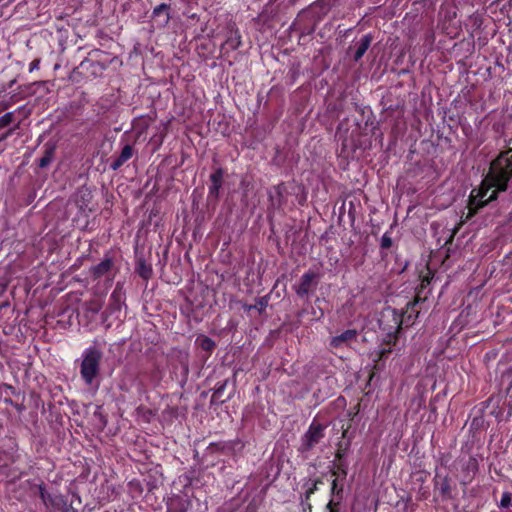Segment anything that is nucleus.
Segmentation results:
<instances>
[{"mask_svg": "<svg viewBox=\"0 0 512 512\" xmlns=\"http://www.w3.org/2000/svg\"><path fill=\"white\" fill-rule=\"evenodd\" d=\"M512 177V148L500 155L491 163L489 173L483 179L479 188H474L469 196L467 214L463 222L472 218L479 209L497 198L500 191L507 189Z\"/></svg>", "mask_w": 512, "mask_h": 512, "instance_id": "obj_1", "label": "nucleus"}, {"mask_svg": "<svg viewBox=\"0 0 512 512\" xmlns=\"http://www.w3.org/2000/svg\"><path fill=\"white\" fill-rule=\"evenodd\" d=\"M102 356V351L95 346H90L83 351L80 375L85 384L91 385L98 376Z\"/></svg>", "mask_w": 512, "mask_h": 512, "instance_id": "obj_2", "label": "nucleus"}, {"mask_svg": "<svg viewBox=\"0 0 512 512\" xmlns=\"http://www.w3.org/2000/svg\"><path fill=\"white\" fill-rule=\"evenodd\" d=\"M124 304L125 292L123 290V287L119 283H117L115 289L110 295L109 305L106 311L104 312L105 320H107L109 317L119 318V315Z\"/></svg>", "mask_w": 512, "mask_h": 512, "instance_id": "obj_3", "label": "nucleus"}, {"mask_svg": "<svg viewBox=\"0 0 512 512\" xmlns=\"http://www.w3.org/2000/svg\"><path fill=\"white\" fill-rule=\"evenodd\" d=\"M316 277L317 274L313 271H308L302 275L299 284L295 288L299 297L307 296L316 287Z\"/></svg>", "mask_w": 512, "mask_h": 512, "instance_id": "obj_4", "label": "nucleus"}, {"mask_svg": "<svg viewBox=\"0 0 512 512\" xmlns=\"http://www.w3.org/2000/svg\"><path fill=\"white\" fill-rule=\"evenodd\" d=\"M357 338V331L355 329H348L339 335L331 338L330 345L333 348L347 347L350 343Z\"/></svg>", "mask_w": 512, "mask_h": 512, "instance_id": "obj_5", "label": "nucleus"}, {"mask_svg": "<svg viewBox=\"0 0 512 512\" xmlns=\"http://www.w3.org/2000/svg\"><path fill=\"white\" fill-rule=\"evenodd\" d=\"M324 426L320 423L313 422L307 433L305 434L306 445L308 448L313 447L315 444L324 437Z\"/></svg>", "mask_w": 512, "mask_h": 512, "instance_id": "obj_6", "label": "nucleus"}, {"mask_svg": "<svg viewBox=\"0 0 512 512\" xmlns=\"http://www.w3.org/2000/svg\"><path fill=\"white\" fill-rule=\"evenodd\" d=\"M113 266L112 259L105 257L99 264L90 269V273L96 279L103 276L109 277L112 274Z\"/></svg>", "mask_w": 512, "mask_h": 512, "instance_id": "obj_7", "label": "nucleus"}, {"mask_svg": "<svg viewBox=\"0 0 512 512\" xmlns=\"http://www.w3.org/2000/svg\"><path fill=\"white\" fill-rule=\"evenodd\" d=\"M384 318H392L393 324L389 325L387 328L383 327L384 330H387V335L389 338L392 337V334H396L399 332L402 324V319L399 314L394 309L388 308L383 313Z\"/></svg>", "mask_w": 512, "mask_h": 512, "instance_id": "obj_8", "label": "nucleus"}, {"mask_svg": "<svg viewBox=\"0 0 512 512\" xmlns=\"http://www.w3.org/2000/svg\"><path fill=\"white\" fill-rule=\"evenodd\" d=\"M224 177V171L221 168H218L214 173L211 174L210 180L211 185L209 187V196H213L217 198L219 195V190L222 186V181Z\"/></svg>", "mask_w": 512, "mask_h": 512, "instance_id": "obj_9", "label": "nucleus"}, {"mask_svg": "<svg viewBox=\"0 0 512 512\" xmlns=\"http://www.w3.org/2000/svg\"><path fill=\"white\" fill-rule=\"evenodd\" d=\"M153 17L161 26H166L170 20L169 6L165 3L156 6L153 10Z\"/></svg>", "mask_w": 512, "mask_h": 512, "instance_id": "obj_10", "label": "nucleus"}, {"mask_svg": "<svg viewBox=\"0 0 512 512\" xmlns=\"http://www.w3.org/2000/svg\"><path fill=\"white\" fill-rule=\"evenodd\" d=\"M371 42H372V36L370 34H366L360 39L357 49H356V52H355V55H354L355 61H358L363 57V55L366 53L369 46L371 45Z\"/></svg>", "mask_w": 512, "mask_h": 512, "instance_id": "obj_11", "label": "nucleus"}, {"mask_svg": "<svg viewBox=\"0 0 512 512\" xmlns=\"http://www.w3.org/2000/svg\"><path fill=\"white\" fill-rule=\"evenodd\" d=\"M197 341L200 347L205 351H212L215 348V342L206 336L198 338Z\"/></svg>", "mask_w": 512, "mask_h": 512, "instance_id": "obj_12", "label": "nucleus"}, {"mask_svg": "<svg viewBox=\"0 0 512 512\" xmlns=\"http://www.w3.org/2000/svg\"><path fill=\"white\" fill-rule=\"evenodd\" d=\"M53 158V149H47L44 156L40 158L39 160V166L41 168H44L48 166Z\"/></svg>", "mask_w": 512, "mask_h": 512, "instance_id": "obj_13", "label": "nucleus"}, {"mask_svg": "<svg viewBox=\"0 0 512 512\" xmlns=\"http://www.w3.org/2000/svg\"><path fill=\"white\" fill-rule=\"evenodd\" d=\"M133 155V148L130 145H125L119 155L120 162L128 161Z\"/></svg>", "mask_w": 512, "mask_h": 512, "instance_id": "obj_14", "label": "nucleus"}, {"mask_svg": "<svg viewBox=\"0 0 512 512\" xmlns=\"http://www.w3.org/2000/svg\"><path fill=\"white\" fill-rule=\"evenodd\" d=\"M87 310L92 314H97L102 309V303L98 300H92L86 304Z\"/></svg>", "mask_w": 512, "mask_h": 512, "instance_id": "obj_15", "label": "nucleus"}, {"mask_svg": "<svg viewBox=\"0 0 512 512\" xmlns=\"http://www.w3.org/2000/svg\"><path fill=\"white\" fill-rule=\"evenodd\" d=\"M14 120V114L13 112L5 113L0 117V128H4L8 125H10Z\"/></svg>", "mask_w": 512, "mask_h": 512, "instance_id": "obj_16", "label": "nucleus"}, {"mask_svg": "<svg viewBox=\"0 0 512 512\" xmlns=\"http://www.w3.org/2000/svg\"><path fill=\"white\" fill-rule=\"evenodd\" d=\"M152 270L145 263H140L139 265V274L142 278L148 279L151 276Z\"/></svg>", "mask_w": 512, "mask_h": 512, "instance_id": "obj_17", "label": "nucleus"}, {"mask_svg": "<svg viewBox=\"0 0 512 512\" xmlns=\"http://www.w3.org/2000/svg\"><path fill=\"white\" fill-rule=\"evenodd\" d=\"M511 504V494L509 492H504L502 494L501 500H500V507L507 508Z\"/></svg>", "mask_w": 512, "mask_h": 512, "instance_id": "obj_18", "label": "nucleus"}, {"mask_svg": "<svg viewBox=\"0 0 512 512\" xmlns=\"http://www.w3.org/2000/svg\"><path fill=\"white\" fill-rule=\"evenodd\" d=\"M392 246V238L387 234H383L381 238V247L384 249H389Z\"/></svg>", "mask_w": 512, "mask_h": 512, "instance_id": "obj_19", "label": "nucleus"}, {"mask_svg": "<svg viewBox=\"0 0 512 512\" xmlns=\"http://www.w3.org/2000/svg\"><path fill=\"white\" fill-rule=\"evenodd\" d=\"M467 469L469 471H472V473H475V471L477 470V464H476V461L474 459H470L467 463Z\"/></svg>", "mask_w": 512, "mask_h": 512, "instance_id": "obj_20", "label": "nucleus"}, {"mask_svg": "<svg viewBox=\"0 0 512 512\" xmlns=\"http://www.w3.org/2000/svg\"><path fill=\"white\" fill-rule=\"evenodd\" d=\"M40 60L35 59L33 60L29 65V71L32 72L34 70H37L39 68Z\"/></svg>", "mask_w": 512, "mask_h": 512, "instance_id": "obj_21", "label": "nucleus"}, {"mask_svg": "<svg viewBox=\"0 0 512 512\" xmlns=\"http://www.w3.org/2000/svg\"><path fill=\"white\" fill-rule=\"evenodd\" d=\"M318 481L313 483V486L306 491V498H309L317 490Z\"/></svg>", "mask_w": 512, "mask_h": 512, "instance_id": "obj_22", "label": "nucleus"}, {"mask_svg": "<svg viewBox=\"0 0 512 512\" xmlns=\"http://www.w3.org/2000/svg\"><path fill=\"white\" fill-rule=\"evenodd\" d=\"M224 388H225V384H222L221 386L217 387L213 396L218 397V398L221 397V394H222Z\"/></svg>", "mask_w": 512, "mask_h": 512, "instance_id": "obj_23", "label": "nucleus"}, {"mask_svg": "<svg viewBox=\"0 0 512 512\" xmlns=\"http://www.w3.org/2000/svg\"><path fill=\"white\" fill-rule=\"evenodd\" d=\"M336 505L337 504L334 503L333 500L331 499L327 504V509L329 510V512H338V510L334 507Z\"/></svg>", "mask_w": 512, "mask_h": 512, "instance_id": "obj_24", "label": "nucleus"}, {"mask_svg": "<svg viewBox=\"0 0 512 512\" xmlns=\"http://www.w3.org/2000/svg\"><path fill=\"white\" fill-rule=\"evenodd\" d=\"M336 489H337V479H334L332 481V487H331V492L332 494L336 493ZM342 489H340L339 491H337V494H339L341 492Z\"/></svg>", "mask_w": 512, "mask_h": 512, "instance_id": "obj_25", "label": "nucleus"}, {"mask_svg": "<svg viewBox=\"0 0 512 512\" xmlns=\"http://www.w3.org/2000/svg\"><path fill=\"white\" fill-rule=\"evenodd\" d=\"M125 162H120V157H118L112 164L113 169H117L122 166Z\"/></svg>", "mask_w": 512, "mask_h": 512, "instance_id": "obj_26", "label": "nucleus"}, {"mask_svg": "<svg viewBox=\"0 0 512 512\" xmlns=\"http://www.w3.org/2000/svg\"><path fill=\"white\" fill-rule=\"evenodd\" d=\"M258 305H259V310H260V311H262V310H264V309H265V307H266V302H265L263 299H261V300L258 302Z\"/></svg>", "mask_w": 512, "mask_h": 512, "instance_id": "obj_27", "label": "nucleus"}, {"mask_svg": "<svg viewBox=\"0 0 512 512\" xmlns=\"http://www.w3.org/2000/svg\"><path fill=\"white\" fill-rule=\"evenodd\" d=\"M390 352H391V350H390V349H382V350L380 351V358L385 357V356H386L387 354H389Z\"/></svg>", "mask_w": 512, "mask_h": 512, "instance_id": "obj_28", "label": "nucleus"}, {"mask_svg": "<svg viewBox=\"0 0 512 512\" xmlns=\"http://www.w3.org/2000/svg\"><path fill=\"white\" fill-rule=\"evenodd\" d=\"M240 44V41L236 39V43L233 45L234 48H236Z\"/></svg>", "mask_w": 512, "mask_h": 512, "instance_id": "obj_29", "label": "nucleus"}]
</instances>
